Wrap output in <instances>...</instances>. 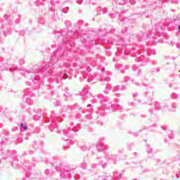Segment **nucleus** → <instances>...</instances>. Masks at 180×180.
Instances as JSON below:
<instances>
[{"mask_svg":"<svg viewBox=\"0 0 180 180\" xmlns=\"http://www.w3.org/2000/svg\"><path fill=\"white\" fill-rule=\"evenodd\" d=\"M79 1H81V0H79Z\"/></svg>","mask_w":180,"mask_h":180,"instance_id":"nucleus-2","label":"nucleus"},{"mask_svg":"<svg viewBox=\"0 0 180 180\" xmlns=\"http://www.w3.org/2000/svg\"><path fill=\"white\" fill-rule=\"evenodd\" d=\"M20 126L21 129H23V130H27V126H26V125L24 126L23 123H21L20 124Z\"/></svg>","mask_w":180,"mask_h":180,"instance_id":"nucleus-1","label":"nucleus"}]
</instances>
